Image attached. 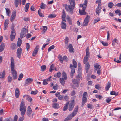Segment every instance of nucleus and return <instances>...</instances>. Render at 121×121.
Wrapping results in <instances>:
<instances>
[{"label": "nucleus", "mask_w": 121, "mask_h": 121, "mask_svg": "<svg viewBox=\"0 0 121 121\" xmlns=\"http://www.w3.org/2000/svg\"><path fill=\"white\" fill-rule=\"evenodd\" d=\"M111 86V83L110 82H108L105 87V90L107 91L109 90Z\"/></svg>", "instance_id": "27"}, {"label": "nucleus", "mask_w": 121, "mask_h": 121, "mask_svg": "<svg viewBox=\"0 0 121 121\" xmlns=\"http://www.w3.org/2000/svg\"><path fill=\"white\" fill-rule=\"evenodd\" d=\"M78 108V106L76 107L73 112L68 115L67 117L64 120V121H67L72 119L73 117L75 116L77 114Z\"/></svg>", "instance_id": "5"}, {"label": "nucleus", "mask_w": 121, "mask_h": 121, "mask_svg": "<svg viewBox=\"0 0 121 121\" xmlns=\"http://www.w3.org/2000/svg\"><path fill=\"white\" fill-rule=\"evenodd\" d=\"M38 13L39 15L41 17H44L43 15L41 13V10L40 9L38 11Z\"/></svg>", "instance_id": "47"}, {"label": "nucleus", "mask_w": 121, "mask_h": 121, "mask_svg": "<svg viewBox=\"0 0 121 121\" xmlns=\"http://www.w3.org/2000/svg\"><path fill=\"white\" fill-rule=\"evenodd\" d=\"M69 101H68L66 103L65 105L64 106L63 109V110L64 111H66L68 108V106L69 104Z\"/></svg>", "instance_id": "29"}, {"label": "nucleus", "mask_w": 121, "mask_h": 121, "mask_svg": "<svg viewBox=\"0 0 121 121\" xmlns=\"http://www.w3.org/2000/svg\"><path fill=\"white\" fill-rule=\"evenodd\" d=\"M12 80V77L9 76L8 77V81L9 82H11Z\"/></svg>", "instance_id": "52"}, {"label": "nucleus", "mask_w": 121, "mask_h": 121, "mask_svg": "<svg viewBox=\"0 0 121 121\" xmlns=\"http://www.w3.org/2000/svg\"><path fill=\"white\" fill-rule=\"evenodd\" d=\"M26 100L30 102H31L32 101V99L31 97L28 95L26 98Z\"/></svg>", "instance_id": "48"}, {"label": "nucleus", "mask_w": 121, "mask_h": 121, "mask_svg": "<svg viewBox=\"0 0 121 121\" xmlns=\"http://www.w3.org/2000/svg\"><path fill=\"white\" fill-rule=\"evenodd\" d=\"M61 63H62L63 61V58L60 55H59L58 57Z\"/></svg>", "instance_id": "51"}, {"label": "nucleus", "mask_w": 121, "mask_h": 121, "mask_svg": "<svg viewBox=\"0 0 121 121\" xmlns=\"http://www.w3.org/2000/svg\"><path fill=\"white\" fill-rule=\"evenodd\" d=\"M5 73L4 71H3L2 72L0 73V78L2 79L4 78L5 76Z\"/></svg>", "instance_id": "32"}, {"label": "nucleus", "mask_w": 121, "mask_h": 121, "mask_svg": "<svg viewBox=\"0 0 121 121\" xmlns=\"http://www.w3.org/2000/svg\"><path fill=\"white\" fill-rule=\"evenodd\" d=\"M88 107L91 109H92L93 108V105L91 104H89L87 105Z\"/></svg>", "instance_id": "62"}, {"label": "nucleus", "mask_w": 121, "mask_h": 121, "mask_svg": "<svg viewBox=\"0 0 121 121\" xmlns=\"http://www.w3.org/2000/svg\"><path fill=\"white\" fill-rule=\"evenodd\" d=\"M70 3V5L65 6V9L66 11L72 14L73 12V9L75 6V3L74 0H69Z\"/></svg>", "instance_id": "2"}, {"label": "nucleus", "mask_w": 121, "mask_h": 121, "mask_svg": "<svg viewBox=\"0 0 121 121\" xmlns=\"http://www.w3.org/2000/svg\"><path fill=\"white\" fill-rule=\"evenodd\" d=\"M65 79L63 78H60V81L61 84L63 86H64L65 83Z\"/></svg>", "instance_id": "31"}, {"label": "nucleus", "mask_w": 121, "mask_h": 121, "mask_svg": "<svg viewBox=\"0 0 121 121\" xmlns=\"http://www.w3.org/2000/svg\"><path fill=\"white\" fill-rule=\"evenodd\" d=\"M75 96H74L73 97V99L75 98ZM74 100V99L71 100V102L70 103L69 105L68 109L69 111H72L73 109L75 106Z\"/></svg>", "instance_id": "7"}, {"label": "nucleus", "mask_w": 121, "mask_h": 121, "mask_svg": "<svg viewBox=\"0 0 121 121\" xmlns=\"http://www.w3.org/2000/svg\"><path fill=\"white\" fill-rule=\"evenodd\" d=\"M73 67L74 68H76L77 66V63L75 60L74 59H73Z\"/></svg>", "instance_id": "37"}, {"label": "nucleus", "mask_w": 121, "mask_h": 121, "mask_svg": "<svg viewBox=\"0 0 121 121\" xmlns=\"http://www.w3.org/2000/svg\"><path fill=\"white\" fill-rule=\"evenodd\" d=\"M9 23V20L7 19L5 20V22L4 25L8 26V24Z\"/></svg>", "instance_id": "64"}, {"label": "nucleus", "mask_w": 121, "mask_h": 121, "mask_svg": "<svg viewBox=\"0 0 121 121\" xmlns=\"http://www.w3.org/2000/svg\"><path fill=\"white\" fill-rule=\"evenodd\" d=\"M16 11H13L12 12L11 16L13 17H15L16 16Z\"/></svg>", "instance_id": "55"}, {"label": "nucleus", "mask_w": 121, "mask_h": 121, "mask_svg": "<svg viewBox=\"0 0 121 121\" xmlns=\"http://www.w3.org/2000/svg\"><path fill=\"white\" fill-rule=\"evenodd\" d=\"M64 96L62 95H60L58 96V99L60 100H61L63 99Z\"/></svg>", "instance_id": "60"}, {"label": "nucleus", "mask_w": 121, "mask_h": 121, "mask_svg": "<svg viewBox=\"0 0 121 121\" xmlns=\"http://www.w3.org/2000/svg\"><path fill=\"white\" fill-rule=\"evenodd\" d=\"M15 96L17 98H18L19 97L20 93L19 89L17 88H16L15 91Z\"/></svg>", "instance_id": "17"}, {"label": "nucleus", "mask_w": 121, "mask_h": 121, "mask_svg": "<svg viewBox=\"0 0 121 121\" xmlns=\"http://www.w3.org/2000/svg\"><path fill=\"white\" fill-rule=\"evenodd\" d=\"M38 92L37 90H35V91H32L31 92V94L32 95H35L37 94Z\"/></svg>", "instance_id": "45"}, {"label": "nucleus", "mask_w": 121, "mask_h": 121, "mask_svg": "<svg viewBox=\"0 0 121 121\" xmlns=\"http://www.w3.org/2000/svg\"><path fill=\"white\" fill-rule=\"evenodd\" d=\"M39 48V46H36L32 53V55L33 56H35L36 54L37 53L38 50Z\"/></svg>", "instance_id": "16"}, {"label": "nucleus", "mask_w": 121, "mask_h": 121, "mask_svg": "<svg viewBox=\"0 0 121 121\" xmlns=\"http://www.w3.org/2000/svg\"><path fill=\"white\" fill-rule=\"evenodd\" d=\"M32 112L31 107L30 106H29L27 108L26 113L27 115L30 117H31Z\"/></svg>", "instance_id": "11"}, {"label": "nucleus", "mask_w": 121, "mask_h": 121, "mask_svg": "<svg viewBox=\"0 0 121 121\" xmlns=\"http://www.w3.org/2000/svg\"><path fill=\"white\" fill-rule=\"evenodd\" d=\"M5 44L2 43L0 46V52H1L5 48Z\"/></svg>", "instance_id": "22"}, {"label": "nucleus", "mask_w": 121, "mask_h": 121, "mask_svg": "<svg viewBox=\"0 0 121 121\" xmlns=\"http://www.w3.org/2000/svg\"><path fill=\"white\" fill-rule=\"evenodd\" d=\"M30 45L28 43H26V48L27 50V51H28L29 48L30 47Z\"/></svg>", "instance_id": "56"}, {"label": "nucleus", "mask_w": 121, "mask_h": 121, "mask_svg": "<svg viewBox=\"0 0 121 121\" xmlns=\"http://www.w3.org/2000/svg\"><path fill=\"white\" fill-rule=\"evenodd\" d=\"M23 75L22 73H21L19 76V77L18 78V80H21L22 78L23 77Z\"/></svg>", "instance_id": "58"}, {"label": "nucleus", "mask_w": 121, "mask_h": 121, "mask_svg": "<svg viewBox=\"0 0 121 121\" xmlns=\"http://www.w3.org/2000/svg\"><path fill=\"white\" fill-rule=\"evenodd\" d=\"M62 20L63 21L66 22L65 20L66 14L65 12L63 11V14L62 16Z\"/></svg>", "instance_id": "28"}, {"label": "nucleus", "mask_w": 121, "mask_h": 121, "mask_svg": "<svg viewBox=\"0 0 121 121\" xmlns=\"http://www.w3.org/2000/svg\"><path fill=\"white\" fill-rule=\"evenodd\" d=\"M21 0H15L14 4L16 7H18L19 4L20 3L21 4Z\"/></svg>", "instance_id": "20"}, {"label": "nucleus", "mask_w": 121, "mask_h": 121, "mask_svg": "<svg viewBox=\"0 0 121 121\" xmlns=\"http://www.w3.org/2000/svg\"><path fill=\"white\" fill-rule=\"evenodd\" d=\"M55 46L54 45H52L51 46H50L48 49V50L49 52L51 51V50L53 49L54 48Z\"/></svg>", "instance_id": "49"}, {"label": "nucleus", "mask_w": 121, "mask_h": 121, "mask_svg": "<svg viewBox=\"0 0 121 121\" xmlns=\"http://www.w3.org/2000/svg\"><path fill=\"white\" fill-rule=\"evenodd\" d=\"M62 78H63V79L65 80H66L67 78L66 74V73L64 72H63L62 73Z\"/></svg>", "instance_id": "36"}, {"label": "nucleus", "mask_w": 121, "mask_h": 121, "mask_svg": "<svg viewBox=\"0 0 121 121\" xmlns=\"http://www.w3.org/2000/svg\"><path fill=\"white\" fill-rule=\"evenodd\" d=\"M54 64H52L50 66V68L49 71L51 72H52V71L54 69Z\"/></svg>", "instance_id": "34"}, {"label": "nucleus", "mask_w": 121, "mask_h": 121, "mask_svg": "<svg viewBox=\"0 0 121 121\" xmlns=\"http://www.w3.org/2000/svg\"><path fill=\"white\" fill-rule=\"evenodd\" d=\"M86 54L85 56L88 57L89 54V48L88 47H87L86 49Z\"/></svg>", "instance_id": "40"}, {"label": "nucleus", "mask_w": 121, "mask_h": 121, "mask_svg": "<svg viewBox=\"0 0 121 121\" xmlns=\"http://www.w3.org/2000/svg\"><path fill=\"white\" fill-rule=\"evenodd\" d=\"M68 38L67 37H66L65 39V48L67 49L68 48V47L69 45L68 44Z\"/></svg>", "instance_id": "24"}, {"label": "nucleus", "mask_w": 121, "mask_h": 121, "mask_svg": "<svg viewBox=\"0 0 121 121\" xmlns=\"http://www.w3.org/2000/svg\"><path fill=\"white\" fill-rule=\"evenodd\" d=\"M89 19L90 17L88 16H87L85 18L83 22V26H86L87 25L89 22Z\"/></svg>", "instance_id": "9"}, {"label": "nucleus", "mask_w": 121, "mask_h": 121, "mask_svg": "<svg viewBox=\"0 0 121 121\" xmlns=\"http://www.w3.org/2000/svg\"><path fill=\"white\" fill-rule=\"evenodd\" d=\"M100 21V19L99 17H97L95 19L94 21V24H95L98 21Z\"/></svg>", "instance_id": "46"}, {"label": "nucleus", "mask_w": 121, "mask_h": 121, "mask_svg": "<svg viewBox=\"0 0 121 121\" xmlns=\"http://www.w3.org/2000/svg\"><path fill=\"white\" fill-rule=\"evenodd\" d=\"M26 26H25L22 30L20 34V38H21L25 37L26 33Z\"/></svg>", "instance_id": "8"}, {"label": "nucleus", "mask_w": 121, "mask_h": 121, "mask_svg": "<svg viewBox=\"0 0 121 121\" xmlns=\"http://www.w3.org/2000/svg\"><path fill=\"white\" fill-rule=\"evenodd\" d=\"M58 88V85L57 84H55L53 86V89L55 90H56Z\"/></svg>", "instance_id": "59"}, {"label": "nucleus", "mask_w": 121, "mask_h": 121, "mask_svg": "<svg viewBox=\"0 0 121 121\" xmlns=\"http://www.w3.org/2000/svg\"><path fill=\"white\" fill-rule=\"evenodd\" d=\"M30 3H28L26 4L25 7V11L26 12H27L28 11V9L29 7Z\"/></svg>", "instance_id": "35"}, {"label": "nucleus", "mask_w": 121, "mask_h": 121, "mask_svg": "<svg viewBox=\"0 0 121 121\" xmlns=\"http://www.w3.org/2000/svg\"><path fill=\"white\" fill-rule=\"evenodd\" d=\"M26 107L25 106L24 102L23 100H22L20 104V111L21 112V114L22 117H24L26 112Z\"/></svg>", "instance_id": "4"}, {"label": "nucleus", "mask_w": 121, "mask_h": 121, "mask_svg": "<svg viewBox=\"0 0 121 121\" xmlns=\"http://www.w3.org/2000/svg\"><path fill=\"white\" fill-rule=\"evenodd\" d=\"M33 80V79L29 78H28L26 80L24 85L26 86L29 84Z\"/></svg>", "instance_id": "15"}, {"label": "nucleus", "mask_w": 121, "mask_h": 121, "mask_svg": "<svg viewBox=\"0 0 121 121\" xmlns=\"http://www.w3.org/2000/svg\"><path fill=\"white\" fill-rule=\"evenodd\" d=\"M6 10V14L8 16H10V14L11 13L10 10L7 8H5Z\"/></svg>", "instance_id": "33"}, {"label": "nucleus", "mask_w": 121, "mask_h": 121, "mask_svg": "<svg viewBox=\"0 0 121 121\" xmlns=\"http://www.w3.org/2000/svg\"><path fill=\"white\" fill-rule=\"evenodd\" d=\"M46 69V66L45 65H44L42 66L41 67V70L42 71H44Z\"/></svg>", "instance_id": "44"}, {"label": "nucleus", "mask_w": 121, "mask_h": 121, "mask_svg": "<svg viewBox=\"0 0 121 121\" xmlns=\"http://www.w3.org/2000/svg\"><path fill=\"white\" fill-rule=\"evenodd\" d=\"M87 95V92H84L83 95V98H87L86 97Z\"/></svg>", "instance_id": "61"}, {"label": "nucleus", "mask_w": 121, "mask_h": 121, "mask_svg": "<svg viewBox=\"0 0 121 121\" xmlns=\"http://www.w3.org/2000/svg\"><path fill=\"white\" fill-rule=\"evenodd\" d=\"M15 30L14 29H13L12 30L10 35L11 40V41H13L15 39Z\"/></svg>", "instance_id": "10"}, {"label": "nucleus", "mask_w": 121, "mask_h": 121, "mask_svg": "<svg viewBox=\"0 0 121 121\" xmlns=\"http://www.w3.org/2000/svg\"><path fill=\"white\" fill-rule=\"evenodd\" d=\"M102 9L101 4H98L96 9V13L98 15H99Z\"/></svg>", "instance_id": "12"}, {"label": "nucleus", "mask_w": 121, "mask_h": 121, "mask_svg": "<svg viewBox=\"0 0 121 121\" xmlns=\"http://www.w3.org/2000/svg\"><path fill=\"white\" fill-rule=\"evenodd\" d=\"M21 43L22 41L21 39L20 38H18L17 42V46L19 47H20L21 45Z\"/></svg>", "instance_id": "42"}, {"label": "nucleus", "mask_w": 121, "mask_h": 121, "mask_svg": "<svg viewBox=\"0 0 121 121\" xmlns=\"http://www.w3.org/2000/svg\"><path fill=\"white\" fill-rule=\"evenodd\" d=\"M47 26H43L42 31V33H44L45 32L47 31Z\"/></svg>", "instance_id": "41"}, {"label": "nucleus", "mask_w": 121, "mask_h": 121, "mask_svg": "<svg viewBox=\"0 0 121 121\" xmlns=\"http://www.w3.org/2000/svg\"><path fill=\"white\" fill-rule=\"evenodd\" d=\"M66 26L67 25L66 23L63 21H62L61 23V28L63 29H65L66 28Z\"/></svg>", "instance_id": "23"}, {"label": "nucleus", "mask_w": 121, "mask_h": 121, "mask_svg": "<svg viewBox=\"0 0 121 121\" xmlns=\"http://www.w3.org/2000/svg\"><path fill=\"white\" fill-rule=\"evenodd\" d=\"M47 81V79H45L43 81V84L44 85H47L48 84Z\"/></svg>", "instance_id": "50"}, {"label": "nucleus", "mask_w": 121, "mask_h": 121, "mask_svg": "<svg viewBox=\"0 0 121 121\" xmlns=\"http://www.w3.org/2000/svg\"><path fill=\"white\" fill-rule=\"evenodd\" d=\"M94 67L95 68L94 69V71L96 72L98 69H100L101 68V66L99 65L98 63H95L94 65Z\"/></svg>", "instance_id": "19"}, {"label": "nucleus", "mask_w": 121, "mask_h": 121, "mask_svg": "<svg viewBox=\"0 0 121 121\" xmlns=\"http://www.w3.org/2000/svg\"><path fill=\"white\" fill-rule=\"evenodd\" d=\"M56 16V15L53 14H50L48 16L49 18H55Z\"/></svg>", "instance_id": "39"}, {"label": "nucleus", "mask_w": 121, "mask_h": 121, "mask_svg": "<svg viewBox=\"0 0 121 121\" xmlns=\"http://www.w3.org/2000/svg\"><path fill=\"white\" fill-rule=\"evenodd\" d=\"M101 43L104 46H107L108 45V43L104 41H102Z\"/></svg>", "instance_id": "54"}, {"label": "nucleus", "mask_w": 121, "mask_h": 121, "mask_svg": "<svg viewBox=\"0 0 121 121\" xmlns=\"http://www.w3.org/2000/svg\"><path fill=\"white\" fill-rule=\"evenodd\" d=\"M22 53V50L21 48H19L17 50V57L20 59L21 57Z\"/></svg>", "instance_id": "13"}, {"label": "nucleus", "mask_w": 121, "mask_h": 121, "mask_svg": "<svg viewBox=\"0 0 121 121\" xmlns=\"http://www.w3.org/2000/svg\"><path fill=\"white\" fill-rule=\"evenodd\" d=\"M87 98H82V106H83L87 102Z\"/></svg>", "instance_id": "30"}, {"label": "nucleus", "mask_w": 121, "mask_h": 121, "mask_svg": "<svg viewBox=\"0 0 121 121\" xmlns=\"http://www.w3.org/2000/svg\"><path fill=\"white\" fill-rule=\"evenodd\" d=\"M85 69L86 71V72L87 73L90 68V65L89 63H87L85 65Z\"/></svg>", "instance_id": "26"}, {"label": "nucleus", "mask_w": 121, "mask_h": 121, "mask_svg": "<svg viewBox=\"0 0 121 121\" xmlns=\"http://www.w3.org/2000/svg\"><path fill=\"white\" fill-rule=\"evenodd\" d=\"M46 4H44L43 3H42L41 5L40 6V8L41 9H44L46 7Z\"/></svg>", "instance_id": "38"}, {"label": "nucleus", "mask_w": 121, "mask_h": 121, "mask_svg": "<svg viewBox=\"0 0 121 121\" xmlns=\"http://www.w3.org/2000/svg\"><path fill=\"white\" fill-rule=\"evenodd\" d=\"M82 74L81 73H79L76 76V79H73L72 80L73 85L72 86L73 88L75 89L77 87H78L79 86V81L80 79H82Z\"/></svg>", "instance_id": "1"}, {"label": "nucleus", "mask_w": 121, "mask_h": 121, "mask_svg": "<svg viewBox=\"0 0 121 121\" xmlns=\"http://www.w3.org/2000/svg\"><path fill=\"white\" fill-rule=\"evenodd\" d=\"M87 4V1L85 0L82 5L80 4V7H82L83 9L82 10H81L80 9H79V13L81 15H83L86 14V13L85 12V10Z\"/></svg>", "instance_id": "6"}, {"label": "nucleus", "mask_w": 121, "mask_h": 121, "mask_svg": "<svg viewBox=\"0 0 121 121\" xmlns=\"http://www.w3.org/2000/svg\"><path fill=\"white\" fill-rule=\"evenodd\" d=\"M75 94V91L74 90H73L71 91L70 95L71 96L74 95Z\"/></svg>", "instance_id": "63"}, {"label": "nucleus", "mask_w": 121, "mask_h": 121, "mask_svg": "<svg viewBox=\"0 0 121 121\" xmlns=\"http://www.w3.org/2000/svg\"><path fill=\"white\" fill-rule=\"evenodd\" d=\"M68 48L70 52L73 53L74 52V49L71 44H69Z\"/></svg>", "instance_id": "18"}, {"label": "nucleus", "mask_w": 121, "mask_h": 121, "mask_svg": "<svg viewBox=\"0 0 121 121\" xmlns=\"http://www.w3.org/2000/svg\"><path fill=\"white\" fill-rule=\"evenodd\" d=\"M11 68L13 75V77L14 79H15L17 78V73L16 71L14 69L15 63L13 58L12 57L11 58Z\"/></svg>", "instance_id": "3"}, {"label": "nucleus", "mask_w": 121, "mask_h": 121, "mask_svg": "<svg viewBox=\"0 0 121 121\" xmlns=\"http://www.w3.org/2000/svg\"><path fill=\"white\" fill-rule=\"evenodd\" d=\"M113 4L112 2H110L108 4V6L110 8H112L113 6Z\"/></svg>", "instance_id": "53"}, {"label": "nucleus", "mask_w": 121, "mask_h": 121, "mask_svg": "<svg viewBox=\"0 0 121 121\" xmlns=\"http://www.w3.org/2000/svg\"><path fill=\"white\" fill-rule=\"evenodd\" d=\"M10 48L13 50L16 49L17 48L16 45L14 43H12L11 45Z\"/></svg>", "instance_id": "25"}, {"label": "nucleus", "mask_w": 121, "mask_h": 121, "mask_svg": "<svg viewBox=\"0 0 121 121\" xmlns=\"http://www.w3.org/2000/svg\"><path fill=\"white\" fill-rule=\"evenodd\" d=\"M88 57L85 56L84 59L83 63L84 64H86V63H88L87 61L88 60Z\"/></svg>", "instance_id": "43"}, {"label": "nucleus", "mask_w": 121, "mask_h": 121, "mask_svg": "<svg viewBox=\"0 0 121 121\" xmlns=\"http://www.w3.org/2000/svg\"><path fill=\"white\" fill-rule=\"evenodd\" d=\"M52 106L54 109H58L60 108L59 104L56 103H55L53 104Z\"/></svg>", "instance_id": "21"}, {"label": "nucleus", "mask_w": 121, "mask_h": 121, "mask_svg": "<svg viewBox=\"0 0 121 121\" xmlns=\"http://www.w3.org/2000/svg\"><path fill=\"white\" fill-rule=\"evenodd\" d=\"M70 67L71 69V77L72 78L73 76V74L75 73V69H74V67H73V65L71 64L70 65Z\"/></svg>", "instance_id": "14"}, {"label": "nucleus", "mask_w": 121, "mask_h": 121, "mask_svg": "<svg viewBox=\"0 0 121 121\" xmlns=\"http://www.w3.org/2000/svg\"><path fill=\"white\" fill-rule=\"evenodd\" d=\"M95 88L98 90H99L101 89L100 86L99 84L96 85L95 86Z\"/></svg>", "instance_id": "57"}]
</instances>
